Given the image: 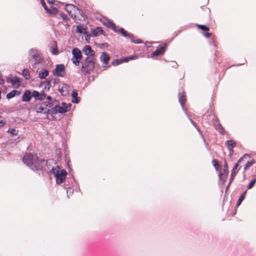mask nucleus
<instances>
[{
    "mask_svg": "<svg viewBox=\"0 0 256 256\" xmlns=\"http://www.w3.org/2000/svg\"><path fill=\"white\" fill-rule=\"evenodd\" d=\"M22 161L34 171L42 170L45 164L44 160H39L36 154H26L23 157Z\"/></svg>",
    "mask_w": 256,
    "mask_h": 256,
    "instance_id": "f257e3e1",
    "label": "nucleus"
},
{
    "mask_svg": "<svg viewBox=\"0 0 256 256\" xmlns=\"http://www.w3.org/2000/svg\"><path fill=\"white\" fill-rule=\"evenodd\" d=\"M51 172L54 174L57 184H60L64 182L67 174V172L65 170H60L59 166H56L55 167H52Z\"/></svg>",
    "mask_w": 256,
    "mask_h": 256,
    "instance_id": "f03ea898",
    "label": "nucleus"
},
{
    "mask_svg": "<svg viewBox=\"0 0 256 256\" xmlns=\"http://www.w3.org/2000/svg\"><path fill=\"white\" fill-rule=\"evenodd\" d=\"M94 66V57L88 56L82 64V72L84 74H86L93 70Z\"/></svg>",
    "mask_w": 256,
    "mask_h": 256,
    "instance_id": "7ed1b4c3",
    "label": "nucleus"
},
{
    "mask_svg": "<svg viewBox=\"0 0 256 256\" xmlns=\"http://www.w3.org/2000/svg\"><path fill=\"white\" fill-rule=\"evenodd\" d=\"M52 106L50 102H44L42 104H37L35 106V110L38 113H42L44 114H48L50 110L48 108H52Z\"/></svg>",
    "mask_w": 256,
    "mask_h": 256,
    "instance_id": "20e7f679",
    "label": "nucleus"
},
{
    "mask_svg": "<svg viewBox=\"0 0 256 256\" xmlns=\"http://www.w3.org/2000/svg\"><path fill=\"white\" fill-rule=\"evenodd\" d=\"M53 74L58 76H64L65 74V68L62 64H56V68L53 70Z\"/></svg>",
    "mask_w": 256,
    "mask_h": 256,
    "instance_id": "39448f33",
    "label": "nucleus"
},
{
    "mask_svg": "<svg viewBox=\"0 0 256 256\" xmlns=\"http://www.w3.org/2000/svg\"><path fill=\"white\" fill-rule=\"evenodd\" d=\"M166 44L160 45L157 49L152 53L151 57L154 58L162 54L166 50Z\"/></svg>",
    "mask_w": 256,
    "mask_h": 256,
    "instance_id": "423d86ee",
    "label": "nucleus"
},
{
    "mask_svg": "<svg viewBox=\"0 0 256 256\" xmlns=\"http://www.w3.org/2000/svg\"><path fill=\"white\" fill-rule=\"evenodd\" d=\"M30 56H32L35 60V63L38 64L40 62V52L36 48H32L28 51Z\"/></svg>",
    "mask_w": 256,
    "mask_h": 256,
    "instance_id": "0eeeda50",
    "label": "nucleus"
},
{
    "mask_svg": "<svg viewBox=\"0 0 256 256\" xmlns=\"http://www.w3.org/2000/svg\"><path fill=\"white\" fill-rule=\"evenodd\" d=\"M211 116L212 117L213 122L215 127V128L220 133L224 134V130L222 126L218 122V118L216 117L215 115L211 114Z\"/></svg>",
    "mask_w": 256,
    "mask_h": 256,
    "instance_id": "6e6552de",
    "label": "nucleus"
},
{
    "mask_svg": "<svg viewBox=\"0 0 256 256\" xmlns=\"http://www.w3.org/2000/svg\"><path fill=\"white\" fill-rule=\"evenodd\" d=\"M70 90V87L66 84H62V86H58V91L62 96H67Z\"/></svg>",
    "mask_w": 256,
    "mask_h": 256,
    "instance_id": "1a4fd4ad",
    "label": "nucleus"
},
{
    "mask_svg": "<svg viewBox=\"0 0 256 256\" xmlns=\"http://www.w3.org/2000/svg\"><path fill=\"white\" fill-rule=\"evenodd\" d=\"M178 101L186 115H188V111L184 107V104L186 101V94L184 92H183L182 94H180L178 95Z\"/></svg>",
    "mask_w": 256,
    "mask_h": 256,
    "instance_id": "9d476101",
    "label": "nucleus"
},
{
    "mask_svg": "<svg viewBox=\"0 0 256 256\" xmlns=\"http://www.w3.org/2000/svg\"><path fill=\"white\" fill-rule=\"evenodd\" d=\"M82 52L84 54L88 56L94 57L95 55L94 52L92 49V48L90 46H86L82 49Z\"/></svg>",
    "mask_w": 256,
    "mask_h": 256,
    "instance_id": "9b49d317",
    "label": "nucleus"
},
{
    "mask_svg": "<svg viewBox=\"0 0 256 256\" xmlns=\"http://www.w3.org/2000/svg\"><path fill=\"white\" fill-rule=\"evenodd\" d=\"M66 10L69 13L71 17L74 19H75L76 17V14H74L72 13V12H75L76 9V6L73 4H67L65 8Z\"/></svg>",
    "mask_w": 256,
    "mask_h": 256,
    "instance_id": "f8f14e48",
    "label": "nucleus"
},
{
    "mask_svg": "<svg viewBox=\"0 0 256 256\" xmlns=\"http://www.w3.org/2000/svg\"><path fill=\"white\" fill-rule=\"evenodd\" d=\"M100 60L102 62L103 64L105 65L104 66V67H105L108 64V61L110 60V56L107 53L102 52L100 55Z\"/></svg>",
    "mask_w": 256,
    "mask_h": 256,
    "instance_id": "ddd939ff",
    "label": "nucleus"
},
{
    "mask_svg": "<svg viewBox=\"0 0 256 256\" xmlns=\"http://www.w3.org/2000/svg\"><path fill=\"white\" fill-rule=\"evenodd\" d=\"M74 14L76 15V17L75 18L76 20H79L82 21L85 20V16L83 12L76 7Z\"/></svg>",
    "mask_w": 256,
    "mask_h": 256,
    "instance_id": "4468645a",
    "label": "nucleus"
},
{
    "mask_svg": "<svg viewBox=\"0 0 256 256\" xmlns=\"http://www.w3.org/2000/svg\"><path fill=\"white\" fill-rule=\"evenodd\" d=\"M32 98L31 92L30 90H26L22 94V100L23 102H28Z\"/></svg>",
    "mask_w": 256,
    "mask_h": 256,
    "instance_id": "2eb2a0df",
    "label": "nucleus"
},
{
    "mask_svg": "<svg viewBox=\"0 0 256 256\" xmlns=\"http://www.w3.org/2000/svg\"><path fill=\"white\" fill-rule=\"evenodd\" d=\"M237 168H238V164H235V166L233 168L232 170L230 182H229L228 185L226 187V189H228V187L230 186L234 178V177H235L236 173L238 172V170L237 169Z\"/></svg>",
    "mask_w": 256,
    "mask_h": 256,
    "instance_id": "dca6fc26",
    "label": "nucleus"
},
{
    "mask_svg": "<svg viewBox=\"0 0 256 256\" xmlns=\"http://www.w3.org/2000/svg\"><path fill=\"white\" fill-rule=\"evenodd\" d=\"M66 108L65 107H62L61 106L56 104L52 108V110L54 114H62L67 112V110Z\"/></svg>",
    "mask_w": 256,
    "mask_h": 256,
    "instance_id": "f3484780",
    "label": "nucleus"
},
{
    "mask_svg": "<svg viewBox=\"0 0 256 256\" xmlns=\"http://www.w3.org/2000/svg\"><path fill=\"white\" fill-rule=\"evenodd\" d=\"M91 32L94 36H98L100 34H102L104 36L106 35L102 28L99 26L97 27L96 28L92 29L91 30Z\"/></svg>",
    "mask_w": 256,
    "mask_h": 256,
    "instance_id": "a211bd4d",
    "label": "nucleus"
},
{
    "mask_svg": "<svg viewBox=\"0 0 256 256\" xmlns=\"http://www.w3.org/2000/svg\"><path fill=\"white\" fill-rule=\"evenodd\" d=\"M76 182V180L73 176L68 177L64 182V186H73Z\"/></svg>",
    "mask_w": 256,
    "mask_h": 256,
    "instance_id": "6ab92c4d",
    "label": "nucleus"
},
{
    "mask_svg": "<svg viewBox=\"0 0 256 256\" xmlns=\"http://www.w3.org/2000/svg\"><path fill=\"white\" fill-rule=\"evenodd\" d=\"M78 90L76 89L73 90L72 91V102L75 104H78L80 100V98L78 96Z\"/></svg>",
    "mask_w": 256,
    "mask_h": 256,
    "instance_id": "aec40b11",
    "label": "nucleus"
},
{
    "mask_svg": "<svg viewBox=\"0 0 256 256\" xmlns=\"http://www.w3.org/2000/svg\"><path fill=\"white\" fill-rule=\"evenodd\" d=\"M118 32H120L124 37L130 38H134V36L132 34L128 33L127 31L125 30L123 28H120Z\"/></svg>",
    "mask_w": 256,
    "mask_h": 256,
    "instance_id": "412c9836",
    "label": "nucleus"
},
{
    "mask_svg": "<svg viewBox=\"0 0 256 256\" xmlns=\"http://www.w3.org/2000/svg\"><path fill=\"white\" fill-rule=\"evenodd\" d=\"M72 54L73 58L77 59H81L82 57L81 51L78 48H74L72 50Z\"/></svg>",
    "mask_w": 256,
    "mask_h": 256,
    "instance_id": "4be33fe9",
    "label": "nucleus"
},
{
    "mask_svg": "<svg viewBox=\"0 0 256 256\" xmlns=\"http://www.w3.org/2000/svg\"><path fill=\"white\" fill-rule=\"evenodd\" d=\"M250 155L248 154H244L242 157H241L239 160H238V162L236 164H238V165L242 163H245L246 162V161L249 159L250 158Z\"/></svg>",
    "mask_w": 256,
    "mask_h": 256,
    "instance_id": "5701e85b",
    "label": "nucleus"
},
{
    "mask_svg": "<svg viewBox=\"0 0 256 256\" xmlns=\"http://www.w3.org/2000/svg\"><path fill=\"white\" fill-rule=\"evenodd\" d=\"M104 24L108 28H112L114 32H118L116 24L112 22L108 21L104 22Z\"/></svg>",
    "mask_w": 256,
    "mask_h": 256,
    "instance_id": "b1692460",
    "label": "nucleus"
},
{
    "mask_svg": "<svg viewBox=\"0 0 256 256\" xmlns=\"http://www.w3.org/2000/svg\"><path fill=\"white\" fill-rule=\"evenodd\" d=\"M20 94H21L20 91L17 90H13L6 94V98L8 99H10V98H14L16 96L20 95Z\"/></svg>",
    "mask_w": 256,
    "mask_h": 256,
    "instance_id": "393cba45",
    "label": "nucleus"
},
{
    "mask_svg": "<svg viewBox=\"0 0 256 256\" xmlns=\"http://www.w3.org/2000/svg\"><path fill=\"white\" fill-rule=\"evenodd\" d=\"M255 163H256V162L254 160H252L250 161L247 160L246 162V164L245 166H244V170L246 171L248 168H249L252 164H254ZM244 177L245 176L244 172Z\"/></svg>",
    "mask_w": 256,
    "mask_h": 256,
    "instance_id": "a878e982",
    "label": "nucleus"
},
{
    "mask_svg": "<svg viewBox=\"0 0 256 256\" xmlns=\"http://www.w3.org/2000/svg\"><path fill=\"white\" fill-rule=\"evenodd\" d=\"M246 190L245 192H244L240 196L237 202H236V206L237 207H238L239 206H240V204H241V203L243 201V200L245 198V196H246Z\"/></svg>",
    "mask_w": 256,
    "mask_h": 256,
    "instance_id": "bb28decb",
    "label": "nucleus"
},
{
    "mask_svg": "<svg viewBox=\"0 0 256 256\" xmlns=\"http://www.w3.org/2000/svg\"><path fill=\"white\" fill-rule=\"evenodd\" d=\"M22 75L24 78L26 80L30 78V74L29 70L28 69L24 68L22 72Z\"/></svg>",
    "mask_w": 256,
    "mask_h": 256,
    "instance_id": "cd10ccee",
    "label": "nucleus"
},
{
    "mask_svg": "<svg viewBox=\"0 0 256 256\" xmlns=\"http://www.w3.org/2000/svg\"><path fill=\"white\" fill-rule=\"evenodd\" d=\"M48 73H49V72L48 70H44L43 72H39L38 77L40 79L45 78H46V76H48Z\"/></svg>",
    "mask_w": 256,
    "mask_h": 256,
    "instance_id": "c85d7f7f",
    "label": "nucleus"
},
{
    "mask_svg": "<svg viewBox=\"0 0 256 256\" xmlns=\"http://www.w3.org/2000/svg\"><path fill=\"white\" fill-rule=\"evenodd\" d=\"M226 144L228 146V148H234L236 144L234 140H227L226 142Z\"/></svg>",
    "mask_w": 256,
    "mask_h": 256,
    "instance_id": "c756f323",
    "label": "nucleus"
},
{
    "mask_svg": "<svg viewBox=\"0 0 256 256\" xmlns=\"http://www.w3.org/2000/svg\"><path fill=\"white\" fill-rule=\"evenodd\" d=\"M76 30L78 33L80 34L86 33V29L80 25H78L76 26Z\"/></svg>",
    "mask_w": 256,
    "mask_h": 256,
    "instance_id": "7c9ffc66",
    "label": "nucleus"
},
{
    "mask_svg": "<svg viewBox=\"0 0 256 256\" xmlns=\"http://www.w3.org/2000/svg\"><path fill=\"white\" fill-rule=\"evenodd\" d=\"M137 58V56H128V58H121L122 59V62H128L130 60H134V59H136Z\"/></svg>",
    "mask_w": 256,
    "mask_h": 256,
    "instance_id": "2f4dec72",
    "label": "nucleus"
},
{
    "mask_svg": "<svg viewBox=\"0 0 256 256\" xmlns=\"http://www.w3.org/2000/svg\"><path fill=\"white\" fill-rule=\"evenodd\" d=\"M60 16L66 22H68L70 20L67 15L62 12L60 14Z\"/></svg>",
    "mask_w": 256,
    "mask_h": 256,
    "instance_id": "473e14b6",
    "label": "nucleus"
},
{
    "mask_svg": "<svg viewBox=\"0 0 256 256\" xmlns=\"http://www.w3.org/2000/svg\"><path fill=\"white\" fill-rule=\"evenodd\" d=\"M256 182V178H254L253 180H252L248 184V186H247L248 189L250 190V189L254 187Z\"/></svg>",
    "mask_w": 256,
    "mask_h": 256,
    "instance_id": "72a5a7b5",
    "label": "nucleus"
},
{
    "mask_svg": "<svg viewBox=\"0 0 256 256\" xmlns=\"http://www.w3.org/2000/svg\"><path fill=\"white\" fill-rule=\"evenodd\" d=\"M32 97H34L36 100H38L40 96V92L36 90H34L33 92H31Z\"/></svg>",
    "mask_w": 256,
    "mask_h": 256,
    "instance_id": "f704fd0d",
    "label": "nucleus"
},
{
    "mask_svg": "<svg viewBox=\"0 0 256 256\" xmlns=\"http://www.w3.org/2000/svg\"><path fill=\"white\" fill-rule=\"evenodd\" d=\"M65 188H66L67 196L69 198L70 196L72 195L74 193V190L71 188V186H68L67 188L65 186Z\"/></svg>",
    "mask_w": 256,
    "mask_h": 256,
    "instance_id": "c9c22d12",
    "label": "nucleus"
},
{
    "mask_svg": "<svg viewBox=\"0 0 256 256\" xmlns=\"http://www.w3.org/2000/svg\"><path fill=\"white\" fill-rule=\"evenodd\" d=\"M56 44V42H54L53 45L54 46V48H52V50L51 51V52L52 53V54H54V55L57 54L58 53V50Z\"/></svg>",
    "mask_w": 256,
    "mask_h": 256,
    "instance_id": "e433bc0d",
    "label": "nucleus"
},
{
    "mask_svg": "<svg viewBox=\"0 0 256 256\" xmlns=\"http://www.w3.org/2000/svg\"><path fill=\"white\" fill-rule=\"evenodd\" d=\"M48 12L52 14H56L58 13V10L56 8H53L52 10L48 9Z\"/></svg>",
    "mask_w": 256,
    "mask_h": 256,
    "instance_id": "4c0bfd02",
    "label": "nucleus"
},
{
    "mask_svg": "<svg viewBox=\"0 0 256 256\" xmlns=\"http://www.w3.org/2000/svg\"><path fill=\"white\" fill-rule=\"evenodd\" d=\"M72 104H66V102H62L61 106L66 108V109L67 110V112L69 111L70 109V107Z\"/></svg>",
    "mask_w": 256,
    "mask_h": 256,
    "instance_id": "58836bf2",
    "label": "nucleus"
},
{
    "mask_svg": "<svg viewBox=\"0 0 256 256\" xmlns=\"http://www.w3.org/2000/svg\"><path fill=\"white\" fill-rule=\"evenodd\" d=\"M122 63V59H116L112 61V64L114 66H118Z\"/></svg>",
    "mask_w": 256,
    "mask_h": 256,
    "instance_id": "ea45409f",
    "label": "nucleus"
},
{
    "mask_svg": "<svg viewBox=\"0 0 256 256\" xmlns=\"http://www.w3.org/2000/svg\"><path fill=\"white\" fill-rule=\"evenodd\" d=\"M212 165L214 166L215 168L218 170V168H219L220 167V166L218 164V160H212Z\"/></svg>",
    "mask_w": 256,
    "mask_h": 256,
    "instance_id": "a19ab883",
    "label": "nucleus"
},
{
    "mask_svg": "<svg viewBox=\"0 0 256 256\" xmlns=\"http://www.w3.org/2000/svg\"><path fill=\"white\" fill-rule=\"evenodd\" d=\"M8 132L12 134L13 135L16 136L18 134V131L14 128H9Z\"/></svg>",
    "mask_w": 256,
    "mask_h": 256,
    "instance_id": "79ce46f5",
    "label": "nucleus"
},
{
    "mask_svg": "<svg viewBox=\"0 0 256 256\" xmlns=\"http://www.w3.org/2000/svg\"><path fill=\"white\" fill-rule=\"evenodd\" d=\"M198 26L200 30H204V31H207L208 30L209 28L208 26H206L205 25H198Z\"/></svg>",
    "mask_w": 256,
    "mask_h": 256,
    "instance_id": "37998d69",
    "label": "nucleus"
},
{
    "mask_svg": "<svg viewBox=\"0 0 256 256\" xmlns=\"http://www.w3.org/2000/svg\"><path fill=\"white\" fill-rule=\"evenodd\" d=\"M46 97V94L44 92L40 93V96L38 97V100H44Z\"/></svg>",
    "mask_w": 256,
    "mask_h": 256,
    "instance_id": "c03bdc74",
    "label": "nucleus"
},
{
    "mask_svg": "<svg viewBox=\"0 0 256 256\" xmlns=\"http://www.w3.org/2000/svg\"><path fill=\"white\" fill-rule=\"evenodd\" d=\"M40 3L42 5V6H43V8H44V9L46 11V12H48V8L46 5V2H44V0H40Z\"/></svg>",
    "mask_w": 256,
    "mask_h": 256,
    "instance_id": "a18cd8bd",
    "label": "nucleus"
},
{
    "mask_svg": "<svg viewBox=\"0 0 256 256\" xmlns=\"http://www.w3.org/2000/svg\"><path fill=\"white\" fill-rule=\"evenodd\" d=\"M81 59H77L76 58H72V62L76 65V66H78L80 64V60Z\"/></svg>",
    "mask_w": 256,
    "mask_h": 256,
    "instance_id": "49530a36",
    "label": "nucleus"
},
{
    "mask_svg": "<svg viewBox=\"0 0 256 256\" xmlns=\"http://www.w3.org/2000/svg\"><path fill=\"white\" fill-rule=\"evenodd\" d=\"M131 42L134 44H142V42L140 39H136L134 40V38H130Z\"/></svg>",
    "mask_w": 256,
    "mask_h": 256,
    "instance_id": "de8ad7c7",
    "label": "nucleus"
},
{
    "mask_svg": "<svg viewBox=\"0 0 256 256\" xmlns=\"http://www.w3.org/2000/svg\"><path fill=\"white\" fill-rule=\"evenodd\" d=\"M224 172L226 173V174H227L228 172V168L227 164L226 162L224 166V170H223Z\"/></svg>",
    "mask_w": 256,
    "mask_h": 256,
    "instance_id": "09e8293b",
    "label": "nucleus"
},
{
    "mask_svg": "<svg viewBox=\"0 0 256 256\" xmlns=\"http://www.w3.org/2000/svg\"><path fill=\"white\" fill-rule=\"evenodd\" d=\"M186 116L188 117V118L189 119V120H190L192 124L194 126V128H196V126H197L196 124L192 120L190 114H188V115H186Z\"/></svg>",
    "mask_w": 256,
    "mask_h": 256,
    "instance_id": "8fccbe9b",
    "label": "nucleus"
},
{
    "mask_svg": "<svg viewBox=\"0 0 256 256\" xmlns=\"http://www.w3.org/2000/svg\"><path fill=\"white\" fill-rule=\"evenodd\" d=\"M198 132H199V134L202 136V139L204 140V142H206V140L204 139V136L202 134V132L200 130L199 128L196 126V128H195Z\"/></svg>",
    "mask_w": 256,
    "mask_h": 256,
    "instance_id": "3c124183",
    "label": "nucleus"
},
{
    "mask_svg": "<svg viewBox=\"0 0 256 256\" xmlns=\"http://www.w3.org/2000/svg\"><path fill=\"white\" fill-rule=\"evenodd\" d=\"M198 132H199V134L202 136V139L204 140V142H206V140L204 139V136L202 134V132L200 130L199 128L196 126V128H195Z\"/></svg>",
    "mask_w": 256,
    "mask_h": 256,
    "instance_id": "603ef678",
    "label": "nucleus"
},
{
    "mask_svg": "<svg viewBox=\"0 0 256 256\" xmlns=\"http://www.w3.org/2000/svg\"><path fill=\"white\" fill-rule=\"evenodd\" d=\"M228 152H229V155L230 156H231L234 153V150H233V148H228Z\"/></svg>",
    "mask_w": 256,
    "mask_h": 256,
    "instance_id": "864d4df0",
    "label": "nucleus"
},
{
    "mask_svg": "<svg viewBox=\"0 0 256 256\" xmlns=\"http://www.w3.org/2000/svg\"><path fill=\"white\" fill-rule=\"evenodd\" d=\"M172 66L174 68H176V66H177V63L176 62H172Z\"/></svg>",
    "mask_w": 256,
    "mask_h": 256,
    "instance_id": "5fc2aeb1",
    "label": "nucleus"
},
{
    "mask_svg": "<svg viewBox=\"0 0 256 256\" xmlns=\"http://www.w3.org/2000/svg\"><path fill=\"white\" fill-rule=\"evenodd\" d=\"M4 124V122L3 120H0V126H2Z\"/></svg>",
    "mask_w": 256,
    "mask_h": 256,
    "instance_id": "6e6d98bb",
    "label": "nucleus"
},
{
    "mask_svg": "<svg viewBox=\"0 0 256 256\" xmlns=\"http://www.w3.org/2000/svg\"><path fill=\"white\" fill-rule=\"evenodd\" d=\"M11 82H12V84H14L16 82H18V79L17 78H16V79L12 80Z\"/></svg>",
    "mask_w": 256,
    "mask_h": 256,
    "instance_id": "4d7b16f0",
    "label": "nucleus"
},
{
    "mask_svg": "<svg viewBox=\"0 0 256 256\" xmlns=\"http://www.w3.org/2000/svg\"><path fill=\"white\" fill-rule=\"evenodd\" d=\"M210 34L208 33V32H206V33H204V36L206 37H209L210 36Z\"/></svg>",
    "mask_w": 256,
    "mask_h": 256,
    "instance_id": "13d9d810",
    "label": "nucleus"
},
{
    "mask_svg": "<svg viewBox=\"0 0 256 256\" xmlns=\"http://www.w3.org/2000/svg\"><path fill=\"white\" fill-rule=\"evenodd\" d=\"M47 2L48 4H54V0H47Z\"/></svg>",
    "mask_w": 256,
    "mask_h": 256,
    "instance_id": "bf43d9fd",
    "label": "nucleus"
},
{
    "mask_svg": "<svg viewBox=\"0 0 256 256\" xmlns=\"http://www.w3.org/2000/svg\"><path fill=\"white\" fill-rule=\"evenodd\" d=\"M46 99L48 100H52V97L50 96H48Z\"/></svg>",
    "mask_w": 256,
    "mask_h": 256,
    "instance_id": "052dcab7",
    "label": "nucleus"
},
{
    "mask_svg": "<svg viewBox=\"0 0 256 256\" xmlns=\"http://www.w3.org/2000/svg\"><path fill=\"white\" fill-rule=\"evenodd\" d=\"M4 82V80L2 79L1 78H0V84H3Z\"/></svg>",
    "mask_w": 256,
    "mask_h": 256,
    "instance_id": "680f3d73",
    "label": "nucleus"
},
{
    "mask_svg": "<svg viewBox=\"0 0 256 256\" xmlns=\"http://www.w3.org/2000/svg\"><path fill=\"white\" fill-rule=\"evenodd\" d=\"M102 45H103L104 46H108V44L107 43H104V44H102Z\"/></svg>",
    "mask_w": 256,
    "mask_h": 256,
    "instance_id": "e2e57ef3",
    "label": "nucleus"
},
{
    "mask_svg": "<svg viewBox=\"0 0 256 256\" xmlns=\"http://www.w3.org/2000/svg\"><path fill=\"white\" fill-rule=\"evenodd\" d=\"M65 26L68 27L70 25L68 24H65Z\"/></svg>",
    "mask_w": 256,
    "mask_h": 256,
    "instance_id": "0e129e2a",
    "label": "nucleus"
},
{
    "mask_svg": "<svg viewBox=\"0 0 256 256\" xmlns=\"http://www.w3.org/2000/svg\"><path fill=\"white\" fill-rule=\"evenodd\" d=\"M220 178H222V175H221L220 174Z\"/></svg>",
    "mask_w": 256,
    "mask_h": 256,
    "instance_id": "69168bd1",
    "label": "nucleus"
},
{
    "mask_svg": "<svg viewBox=\"0 0 256 256\" xmlns=\"http://www.w3.org/2000/svg\"><path fill=\"white\" fill-rule=\"evenodd\" d=\"M87 39H88V37H86V40H87Z\"/></svg>",
    "mask_w": 256,
    "mask_h": 256,
    "instance_id": "338daca9",
    "label": "nucleus"
},
{
    "mask_svg": "<svg viewBox=\"0 0 256 256\" xmlns=\"http://www.w3.org/2000/svg\"><path fill=\"white\" fill-rule=\"evenodd\" d=\"M86 37H88L90 38L89 36L88 35H87V36Z\"/></svg>",
    "mask_w": 256,
    "mask_h": 256,
    "instance_id": "774afa93",
    "label": "nucleus"
}]
</instances>
